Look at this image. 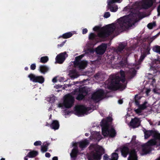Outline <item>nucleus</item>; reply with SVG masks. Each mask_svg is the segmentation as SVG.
I'll list each match as a JSON object with an SVG mask.
<instances>
[{"label": "nucleus", "mask_w": 160, "mask_h": 160, "mask_svg": "<svg viewBox=\"0 0 160 160\" xmlns=\"http://www.w3.org/2000/svg\"><path fill=\"white\" fill-rule=\"evenodd\" d=\"M136 15L130 14L121 17L117 21L115 24H112L107 26L105 28H102L101 31L98 34L100 37H104L106 34L109 35L115 29H124L131 27L136 22L135 17Z\"/></svg>", "instance_id": "obj_1"}, {"label": "nucleus", "mask_w": 160, "mask_h": 160, "mask_svg": "<svg viewBox=\"0 0 160 160\" xmlns=\"http://www.w3.org/2000/svg\"><path fill=\"white\" fill-rule=\"evenodd\" d=\"M144 133L145 139L148 138L151 136H152L155 139L150 140L143 146L142 149V154H146L151 151V147L156 145L157 143L156 139L160 140V134L156 131H144Z\"/></svg>", "instance_id": "obj_2"}, {"label": "nucleus", "mask_w": 160, "mask_h": 160, "mask_svg": "<svg viewBox=\"0 0 160 160\" xmlns=\"http://www.w3.org/2000/svg\"><path fill=\"white\" fill-rule=\"evenodd\" d=\"M112 120V118L109 117L107 119H103L100 123V126L102 127V133L104 136L113 137L116 135L115 130L108 123V122Z\"/></svg>", "instance_id": "obj_3"}, {"label": "nucleus", "mask_w": 160, "mask_h": 160, "mask_svg": "<svg viewBox=\"0 0 160 160\" xmlns=\"http://www.w3.org/2000/svg\"><path fill=\"white\" fill-rule=\"evenodd\" d=\"M106 84L108 88L113 90L119 89L120 90H122L126 87V83L122 84L120 82L119 77L116 75L111 76L109 81L106 82Z\"/></svg>", "instance_id": "obj_4"}, {"label": "nucleus", "mask_w": 160, "mask_h": 160, "mask_svg": "<svg viewBox=\"0 0 160 160\" xmlns=\"http://www.w3.org/2000/svg\"><path fill=\"white\" fill-rule=\"evenodd\" d=\"M90 148L93 151L91 152L89 160H100L101 156L104 153V149L102 147L97 145L91 146Z\"/></svg>", "instance_id": "obj_5"}, {"label": "nucleus", "mask_w": 160, "mask_h": 160, "mask_svg": "<svg viewBox=\"0 0 160 160\" xmlns=\"http://www.w3.org/2000/svg\"><path fill=\"white\" fill-rule=\"evenodd\" d=\"M64 98L63 103L59 104L58 107L62 108L64 106L66 108H70L72 107L74 100V97L71 94H68L65 96Z\"/></svg>", "instance_id": "obj_6"}, {"label": "nucleus", "mask_w": 160, "mask_h": 160, "mask_svg": "<svg viewBox=\"0 0 160 160\" xmlns=\"http://www.w3.org/2000/svg\"><path fill=\"white\" fill-rule=\"evenodd\" d=\"M83 56L82 55L76 58L74 61V65L75 67H78L80 69H83L86 67L87 62L84 61H80V59Z\"/></svg>", "instance_id": "obj_7"}, {"label": "nucleus", "mask_w": 160, "mask_h": 160, "mask_svg": "<svg viewBox=\"0 0 160 160\" xmlns=\"http://www.w3.org/2000/svg\"><path fill=\"white\" fill-rule=\"evenodd\" d=\"M87 93V92L85 88H83L79 89H77L73 93V94L77 95V96L76 97L77 99L80 100L82 99Z\"/></svg>", "instance_id": "obj_8"}, {"label": "nucleus", "mask_w": 160, "mask_h": 160, "mask_svg": "<svg viewBox=\"0 0 160 160\" xmlns=\"http://www.w3.org/2000/svg\"><path fill=\"white\" fill-rule=\"evenodd\" d=\"M122 0H108V8L110 9V11L112 12H116L118 9V7L117 5H114L113 6H111V5L114 3V2H118L120 3Z\"/></svg>", "instance_id": "obj_9"}, {"label": "nucleus", "mask_w": 160, "mask_h": 160, "mask_svg": "<svg viewBox=\"0 0 160 160\" xmlns=\"http://www.w3.org/2000/svg\"><path fill=\"white\" fill-rule=\"evenodd\" d=\"M104 92L102 90L100 89L95 92L92 95V98L96 102L102 99V98Z\"/></svg>", "instance_id": "obj_10"}, {"label": "nucleus", "mask_w": 160, "mask_h": 160, "mask_svg": "<svg viewBox=\"0 0 160 160\" xmlns=\"http://www.w3.org/2000/svg\"><path fill=\"white\" fill-rule=\"evenodd\" d=\"M28 77L31 80L34 82L42 83L44 81V78L42 76H36L34 74H31L28 75Z\"/></svg>", "instance_id": "obj_11"}, {"label": "nucleus", "mask_w": 160, "mask_h": 160, "mask_svg": "<svg viewBox=\"0 0 160 160\" xmlns=\"http://www.w3.org/2000/svg\"><path fill=\"white\" fill-rule=\"evenodd\" d=\"M67 56L68 55L67 54L66 52L60 53L57 55L56 57V63L57 62L60 64L62 63Z\"/></svg>", "instance_id": "obj_12"}, {"label": "nucleus", "mask_w": 160, "mask_h": 160, "mask_svg": "<svg viewBox=\"0 0 160 160\" xmlns=\"http://www.w3.org/2000/svg\"><path fill=\"white\" fill-rule=\"evenodd\" d=\"M87 109L83 106L78 105L76 107L75 114L78 115H79L82 114L86 113Z\"/></svg>", "instance_id": "obj_13"}, {"label": "nucleus", "mask_w": 160, "mask_h": 160, "mask_svg": "<svg viewBox=\"0 0 160 160\" xmlns=\"http://www.w3.org/2000/svg\"><path fill=\"white\" fill-rule=\"evenodd\" d=\"M155 1V0H143L142 4V8L145 9L149 8Z\"/></svg>", "instance_id": "obj_14"}, {"label": "nucleus", "mask_w": 160, "mask_h": 160, "mask_svg": "<svg viewBox=\"0 0 160 160\" xmlns=\"http://www.w3.org/2000/svg\"><path fill=\"white\" fill-rule=\"evenodd\" d=\"M107 48V45L103 43L97 48L96 51V52L98 54H102L105 52Z\"/></svg>", "instance_id": "obj_15"}, {"label": "nucleus", "mask_w": 160, "mask_h": 160, "mask_svg": "<svg viewBox=\"0 0 160 160\" xmlns=\"http://www.w3.org/2000/svg\"><path fill=\"white\" fill-rule=\"evenodd\" d=\"M140 122L139 119L135 118L132 119L130 123V125L133 128H135L138 127L140 125Z\"/></svg>", "instance_id": "obj_16"}, {"label": "nucleus", "mask_w": 160, "mask_h": 160, "mask_svg": "<svg viewBox=\"0 0 160 160\" xmlns=\"http://www.w3.org/2000/svg\"><path fill=\"white\" fill-rule=\"evenodd\" d=\"M147 102H145L139 106L138 108L134 110L136 113L138 114H140L142 110L146 108L147 107Z\"/></svg>", "instance_id": "obj_17"}, {"label": "nucleus", "mask_w": 160, "mask_h": 160, "mask_svg": "<svg viewBox=\"0 0 160 160\" xmlns=\"http://www.w3.org/2000/svg\"><path fill=\"white\" fill-rule=\"evenodd\" d=\"M128 160H138V157L136 152L134 150H132L129 153Z\"/></svg>", "instance_id": "obj_18"}, {"label": "nucleus", "mask_w": 160, "mask_h": 160, "mask_svg": "<svg viewBox=\"0 0 160 160\" xmlns=\"http://www.w3.org/2000/svg\"><path fill=\"white\" fill-rule=\"evenodd\" d=\"M50 127L52 129L54 130L58 129L59 127L58 122L57 120L53 121L50 125Z\"/></svg>", "instance_id": "obj_19"}, {"label": "nucleus", "mask_w": 160, "mask_h": 160, "mask_svg": "<svg viewBox=\"0 0 160 160\" xmlns=\"http://www.w3.org/2000/svg\"><path fill=\"white\" fill-rule=\"evenodd\" d=\"M69 75L71 78L73 79L76 78L79 76V75L75 70L70 71Z\"/></svg>", "instance_id": "obj_20"}, {"label": "nucleus", "mask_w": 160, "mask_h": 160, "mask_svg": "<svg viewBox=\"0 0 160 160\" xmlns=\"http://www.w3.org/2000/svg\"><path fill=\"white\" fill-rule=\"evenodd\" d=\"M89 144V142L86 140H85L79 143V147L81 148L86 147Z\"/></svg>", "instance_id": "obj_21"}, {"label": "nucleus", "mask_w": 160, "mask_h": 160, "mask_svg": "<svg viewBox=\"0 0 160 160\" xmlns=\"http://www.w3.org/2000/svg\"><path fill=\"white\" fill-rule=\"evenodd\" d=\"M40 71L42 73H44L46 72L48 70L47 67L46 66L41 65L39 67Z\"/></svg>", "instance_id": "obj_22"}, {"label": "nucleus", "mask_w": 160, "mask_h": 160, "mask_svg": "<svg viewBox=\"0 0 160 160\" xmlns=\"http://www.w3.org/2000/svg\"><path fill=\"white\" fill-rule=\"evenodd\" d=\"M121 152L122 155L125 157H126L128 152V148L126 147L123 148Z\"/></svg>", "instance_id": "obj_23"}, {"label": "nucleus", "mask_w": 160, "mask_h": 160, "mask_svg": "<svg viewBox=\"0 0 160 160\" xmlns=\"http://www.w3.org/2000/svg\"><path fill=\"white\" fill-rule=\"evenodd\" d=\"M78 150L76 148L73 149L70 153V156L71 158L76 157L77 156Z\"/></svg>", "instance_id": "obj_24"}, {"label": "nucleus", "mask_w": 160, "mask_h": 160, "mask_svg": "<svg viewBox=\"0 0 160 160\" xmlns=\"http://www.w3.org/2000/svg\"><path fill=\"white\" fill-rule=\"evenodd\" d=\"M153 51L155 52L160 54V46L156 45L153 47Z\"/></svg>", "instance_id": "obj_25"}, {"label": "nucleus", "mask_w": 160, "mask_h": 160, "mask_svg": "<svg viewBox=\"0 0 160 160\" xmlns=\"http://www.w3.org/2000/svg\"><path fill=\"white\" fill-rule=\"evenodd\" d=\"M38 154V152L35 151L30 152L28 153L27 156L30 158H33L35 157Z\"/></svg>", "instance_id": "obj_26"}, {"label": "nucleus", "mask_w": 160, "mask_h": 160, "mask_svg": "<svg viewBox=\"0 0 160 160\" xmlns=\"http://www.w3.org/2000/svg\"><path fill=\"white\" fill-rule=\"evenodd\" d=\"M120 74L121 75V81L122 83H124L125 81V73L123 71H120Z\"/></svg>", "instance_id": "obj_27"}, {"label": "nucleus", "mask_w": 160, "mask_h": 160, "mask_svg": "<svg viewBox=\"0 0 160 160\" xmlns=\"http://www.w3.org/2000/svg\"><path fill=\"white\" fill-rule=\"evenodd\" d=\"M118 158V155L116 153H113L112 154L111 158L110 160H117Z\"/></svg>", "instance_id": "obj_28"}, {"label": "nucleus", "mask_w": 160, "mask_h": 160, "mask_svg": "<svg viewBox=\"0 0 160 160\" xmlns=\"http://www.w3.org/2000/svg\"><path fill=\"white\" fill-rule=\"evenodd\" d=\"M48 60V57L47 56L43 57L41 58L40 62L42 63H46Z\"/></svg>", "instance_id": "obj_29"}, {"label": "nucleus", "mask_w": 160, "mask_h": 160, "mask_svg": "<svg viewBox=\"0 0 160 160\" xmlns=\"http://www.w3.org/2000/svg\"><path fill=\"white\" fill-rule=\"evenodd\" d=\"M72 35V33L71 32H68L64 33L63 35V37L64 38H68L71 37Z\"/></svg>", "instance_id": "obj_30"}, {"label": "nucleus", "mask_w": 160, "mask_h": 160, "mask_svg": "<svg viewBox=\"0 0 160 160\" xmlns=\"http://www.w3.org/2000/svg\"><path fill=\"white\" fill-rule=\"evenodd\" d=\"M48 145H45L41 146V151L42 152H46L48 150Z\"/></svg>", "instance_id": "obj_31"}, {"label": "nucleus", "mask_w": 160, "mask_h": 160, "mask_svg": "<svg viewBox=\"0 0 160 160\" xmlns=\"http://www.w3.org/2000/svg\"><path fill=\"white\" fill-rule=\"evenodd\" d=\"M130 72L132 76L130 78H132L135 75L136 73V72L135 70L134 69H132L130 71Z\"/></svg>", "instance_id": "obj_32"}, {"label": "nucleus", "mask_w": 160, "mask_h": 160, "mask_svg": "<svg viewBox=\"0 0 160 160\" xmlns=\"http://www.w3.org/2000/svg\"><path fill=\"white\" fill-rule=\"evenodd\" d=\"M156 25L155 23L153 22V23H149L148 25V27L150 29H152L153 27H155Z\"/></svg>", "instance_id": "obj_33"}, {"label": "nucleus", "mask_w": 160, "mask_h": 160, "mask_svg": "<svg viewBox=\"0 0 160 160\" xmlns=\"http://www.w3.org/2000/svg\"><path fill=\"white\" fill-rule=\"evenodd\" d=\"M125 47V45L121 44L119 45L118 49H117V51L118 52H121L124 48Z\"/></svg>", "instance_id": "obj_34"}, {"label": "nucleus", "mask_w": 160, "mask_h": 160, "mask_svg": "<svg viewBox=\"0 0 160 160\" xmlns=\"http://www.w3.org/2000/svg\"><path fill=\"white\" fill-rule=\"evenodd\" d=\"M110 14L108 12H106L105 13L104 17L106 18H107L110 17Z\"/></svg>", "instance_id": "obj_35"}, {"label": "nucleus", "mask_w": 160, "mask_h": 160, "mask_svg": "<svg viewBox=\"0 0 160 160\" xmlns=\"http://www.w3.org/2000/svg\"><path fill=\"white\" fill-rule=\"evenodd\" d=\"M95 37V35L93 33H91L90 34L89 38L90 39H93Z\"/></svg>", "instance_id": "obj_36"}, {"label": "nucleus", "mask_w": 160, "mask_h": 160, "mask_svg": "<svg viewBox=\"0 0 160 160\" xmlns=\"http://www.w3.org/2000/svg\"><path fill=\"white\" fill-rule=\"evenodd\" d=\"M41 142L40 141H38L35 142L34 143V145L35 146H38L41 145Z\"/></svg>", "instance_id": "obj_37"}, {"label": "nucleus", "mask_w": 160, "mask_h": 160, "mask_svg": "<svg viewBox=\"0 0 160 160\" xmlns=\"http://www.w3.org/2000/svg\"><path fill=\"white\" fill-rule=\"evenodd\" d=\"M36 65L35 64H32L30 66L31 69L32 70L35 69L36 68Z\"/></svg>", "instance_id": "obj_38"}, {"label": "nucleus", "mask_w": 160, "mask_h": 160, "mask_svg": "<svg viewBox=\"0 0 160 160\" xmlns=\"http://www.w3.org/2000/svg\"><path fill=\"white\" fill-rule=\"evenodd\" d=\"M109 159V157L107 155H104L103 156V159L104 160H108Z\"/></svg>", "instance_id": "obj_39"}, {"label": "nucleus", "mask_w": 160, "mask_h": 160, "mask_svg": "<svg viewBox=\"0 0 160 160\" xmlns=\"http://www.w3.org/2000/svg\"><path fill=\"white\" fill-rule=\"evenodd\" d=\"M88 31V30L86 28L83 29L82 30V33L83 34L86 33Z\"/></svg>", "instance_id": "obj_40"}, {"label": "nucleus", "mask_w": 160, "mask_h": 160, "mask_svg": "<svg viewBox=\"0 0 160 160\" xmlns=\"http://www.w3.org/2000/svg\"><path fill=\"white\" fill-rule=\"evenodd\" d=\"M99 29V27L98 26H96L95 27H94L93 28V30H94V31H97Z\"/></svg>", "instance_id": "obj_41"}, {"label": "nucleus", "mask_w": 160, "mask_h": 160, "mask_svg": "<svg viewBox=\"0 0 160 160\" xmlns=\"http://www.w3.org/2000/svg\"><path fill=\"white\" fill-rule=\"evenodd\" d=\"M136 138V137L135 136H133L132 137V142H134L135 141Z\"/></svg>", "instance_id": "obj_42"}, {"label": "nucleus", "mask_w": 160, "mask_h": 160, "mask_svg": "<svg viewBox=\"0 0 160 160\" xmlns=\"http://www.w3.org/2000/svg\"><path fill=\"white\" fill-rule=\"evenodd\" d=\"M151 90L150 89H147L146 91V93L147 95H148V93L150 92Z\"/></svg>", "instance_id": "obj_43"}, {"label": "nucleus", "mask_w": 160, "mask_h": 160, "mask_svg": "<svg viewBox=\"0 0 160 160\" xmlns=\"http://www.w3.org/2000/svg\"><path fill=\"white\" fill-rule=\"evenodd\" d=\"M54 99V98L53 97H52L50 99V100H49V101L51 102H53Z\"/></svg>", "instance_id": "obj_44"}, {"label": "nucleus", "mask_w": 160, "mask_h": 160, "mask_svg": "<svg viewBox=\"0 0 160 160\" xmlns=\"http://www.w3.org/2000/svg\"><path fill=\"white\" fill-rule=\"evenodd\" d=\"M45 156L46 157L49 158L50 157V155L49 153H46L45 154Z\"/></svg>", "instance_id": "obj_45"}, {"label": "nucleus", "mask_w": 160, "mask_h": 160, "mask_svg": "<svg viewBox=\"0 0 160 160\" xmlns=\"http://www.w3.org/2000/svg\"><path fill=\"white\" fill-rule=\"evenodd\" d=\"M52 81L53 82H57V78L56 77L54 78L52 80Z\"/></svg>", "instance_id": "obj_46"}, {"label": "nucleus", "mask_w": 160, "mask_h": 160, "mask_svg": "<svg viewBox=\"0 0 160 160\" xmlns=\"http://www.w3.org/2000/svg\"><path fill=\"white\" fill-rule=\"evenodd\" d=\"M145 56L144 55H142L140 58V59L141 61L144 58Z\"/></svg>", "instance_id": "obj_47"}, {"label": "nucleus", "mask_w": 160, "mask_h": 160, "mask_svg": "<svg viewBox=\"0 0 160 160\" xmlns=\"http://www.w3.org/2000/svg\"><path fill=\"white\" fill-rule=\"evenodd\" d=\"M158 14L160 15V5L158 7Z\"/></svg>", "instance_id": "obj_48"}, {"label": "nucleus", "mask_w": 160, "mask_h": 160, "mask_svg": "<svg viewBox=\"0 0 160 160\" xmlns=\"http://www.w3.org/2000/svg\"><path fill=\"white\" fill-rule=\"evenodd\" d=\"M118 102L120 104H121L123 102V101L122 100H119L118 101Z\"/></svg>", "instance_id": "obj_49"}, {"label": "nucleus", "mask_w": 160, "mask_h": 160, "mask_svg": "<svg viewBox=\"0 0 160 160\" xmlns=\"http://www.w3.org/2000/svg\"><path fill=\"white\" fill-rule=\"evenodd\" d=\"M58 158L57 157H55L52 158V160H58Z\"/></svg>", "instance_id": "obj_50"}, {"label": "nucleus", "mask_w": 160, "mask_h": 160, "mask_svg": "<svg viewBox=\"0 0 160 160\" xmlns=\"http://www.w3.org/2000/svg\"><path fill=\"white\" fill-rule=\"evenodd\" d=\"M135 104L137 106H138L139 105V102L137 101H135Z\"/></svg>", "instance_id": "obj_51"}, {"label": "nucleus", "mask_w": 160, "mask_h": 160, "mask_svg": "<svg viewBox=\"0 0 160 160\" xmlns=\"http://www.w3.org/2000/svg\"><path fill=\"white\" fill-rule=\"evenodd\" d=\"M56 88H59L61 87V86L58 85H56L55 86Z\"/></svg>", "instance_id": "obj_52"}, {"label": "nucleus", "mask_w": 160, "mask_h": 160, "mask_svg": "<svg viewBox=\"0 0 160 160\" xmlns=\"http://www.w3.org/2000/svg\"><path fill=\"white\" fill-rule=\"evenodd\" d=\"M77 144V143H75V142H73L72 144L73 146H76V145Z\"/></svg>", "instance_id": "obj_53"}, {"label": "nucleus", "mask_w": 160, "mask_h": 160, "mask_svg": "<svg viewBox=\"0 0 160 160\" xmlns=\"http://www.w3.org/2000/svg\"><path fill=\"white\" fill-rule=\"evenodd\" d=\"M153 91L154 92L156 93H157V90H156V89H153Z\"/></svg>", "instance_id": "obj_54"}, {"label": "nucleus", "mask_w": 160, "mask_h": 160, "mask_svg": "<svg viewBox=\"0 0 160 160\" xmlns=\"http://www.w3.org/2000/svg\"><path fill=\"white\" fill-rule=\"evenodd\" d=\"M24 160H28L27 158H26V157H25L24 158Z\"/></svg>", "instance_id": "obj_55"}, {"label": "nucleus", "mask_w": 160, "mask_h": 160, "mask_svg": "<svg viewBox=\"0 0 160 160\" xmlns=\"http://www.w3.org/2000/svg\"><path fill=\"white\" fill-rule=\"evenodd\" d=\"M25 69L26 70H27L28 69V67H26V68H25Z\"/></svg>", "instance_id": "obj_56"}, {"label": "nucleus", "mask_w": 160, "mask_h": 160, "mask_svg": "<svg viewBox=\"0 0 160 160\" xmlns=\"http://www.w3.org/2000/svg\"><path fill=\"white\" fill-rule=\"evenodd\" d=\"M155 160H160V157L159 158H158V159H156Z\"/></svg>", "instance_id": "obj_57"}, {"label": "nucleus", "mask_w": 160, "mask_h": 160, "mask_svg": "<svg viewBox=\"0 0 160 160\" xmlns=\"http://www.w3.org/2000/svg\"><path fill=\"white\" fill-rule=\"evenodd\" d=\"M1 160H5L4 158H2Z\"/></svg>", "instance_id": "obj_58"}, {"label": "nucleus", "mask_w": 160, "mask_h": 160, "mask_svg": "<svg viewBox=\"0 0 160 160\" xmlns=\"http://www.w3.org/2000/svg\"><path fill=\"white\" fill-rule=\"evenodd\" d=\"M158 125H160V122H159V123H158Z\"/></svg>", "instance_id": "obj_59"}, {"label": "nucleus", "mask_w": 160, "mask_h": 160, "mask_svg": "<svg viewBox=\"0 0 160 160\" xmlns=\"http://www.w3.org/2000/svg\"><path fill=\"white\" fill-rule=\"evenodd\" d=\"M125 10H126V8H125L124 9V11H125Z\"/></svg>", "instance_id": "obj_60"}, {"label": "nucleus", "mask_w": 160, "mask_h": 160, "mask_svg": "<svg viewBox=\"0 0 160 160\" xmlns=\"http://www.w3.org/2000/svg\"><path fill=\"white\" fill-rule=\"evenodd\" d=\"M51 115H50V118H51Z\"/></svg>", "instance_id": "obj_61"}, {"label": "nucleus", "mask_w": 160, "mask_h": 160, "mask_svg": "<svg viewBox=\"0 0 160 160\" xmlns=\"http://www.w3.org/2000/svg\"><path fill=\"white\" fill-rule=\"evenodd\" d=\"M85 135H86V136H87V133H86V134H85Z\"/></svg>", "instance_id": "obj_62"}]
</instances>
